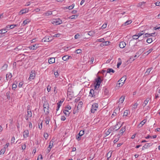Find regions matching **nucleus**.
Instances as JSON below:
<instances>
[{
	"instance_id": "1",
	"label": "nucleus",
	"mask_w": 160,
	"mask_h": 160,
	"mask_svg": "<svg viewBox=\"0 0 160 160\" xmlns=\"http://www.w3.org/2000/svg\"><path fill=\"white\" fill-rule=\"evenodd\" d=\"M71 109V107L69 105H67L66 107H65V109L63 110V112L65 115L67 116H69L71 112H70L69 111Z\"/></svg>"
},
{
	"instance_id": "2",
	"label": "nucleus",
	"mask_w": 160,
	"mask_h": 160,
	"mask_svg": "<svg viewBox=\"0 0 160 160\" xmlns=\"http://www.w3.org/2000/svg\"><path fill=\"white\" fill-rule=\"evenodd\" d=\"M43 109L44 112L45 114H48L49 113L48 108L49 105L47 102H45L43 104Z\"/></svg>"
},
{
	"instance_id": "3",
	"label": "nucleus",
	"mask_w": 160,
	"mask_h": 160,
	"mask_svg": "<svg viewBox=\"0 0 160 160\" xmlns=\"http://www.w3.org/2000/svg\"><path fill=\"white\" fill-rule=\"evenodd\" d=\"M62 23V20L59 18L54 19L52 22L53 24H55V25H59Z\"/></svg>"
},
{
	"instance_id": "4",
	"label": "nucleus",
	"mask_w": 160,
	"mask_h": 160,
	"mask_svg": "<svg viewBox=\"0 0 160 160\" xmlns=\"http://www.w3.org/2000/svg\"><path fill=\"white\" fill-rule=\"evenodd\" d=\"M98 107V105L97 103H94L92 105V108H91V111L92 113H94L95 111H96Z\"/></svg>"
},
{
	"instance_id": "5",
	"label": "nucleus",
	"mask_w": 160,
	"mask_h": 160,
	"mask_svg": "<svg viewBox=\"0 0 160 160\" xmlns=\"http://www.w3.org/2000/svg\"><path fill=\"white\" fill-rule=\"evenodd\" d=\"M84 133V131H80L79 133L77 135L76 139L79 141L81 140V136Z\"/></svg>"
},
{
	"instance_id": "6",
	"label": "nucleus",
	"mask_w": 160,
	"mask_h": 160,
	"mask_svg": "<svg viewBox=\"0 0 160 160\" xmlns=\"http://www.w3.org/2000/svg\"><path fill=\"white\" fill-rule=\"evenodd\" d=\"M89 96L94 98H97V94L94 93V90L92 89L90 90L89 92Z\"/></svg>"
},
{
	"instance_id": "7",
	"label": "nucleus",
	"mask_w": 160,
	"mask_h": 160,
	"mask_svg": "<svg viewBox=\"0 0 160 160\" xmlns=\"http://www.w3.org/2000/svg\"><path fill=\"white\" fill-rule=\"evenodd\" d=\"M35 73L34 71H31L30 75V77L29 78V79L30 80H31L32 79H33L35 77Z\"/></svg>"
},
{
	"instance_id": "8",
	"label": "nucleus",
	"mask_w": 160,
	"mask_h": 160,
	"mask_svg": "<svg viewBox=\"0 0 160 160\" xmlns=\"http://www.w3.org/2000/svg\"><path fill=\"white\" fill-rule=\"evenodd\" d=\"M27 116L26 118V119L28 120V118H31L32 116V113L31 111L29 109H27Z\"/></svg>"
},
{
	"instance_id": "9",
	"label": "nucleus",
	"mask_w": 160,
	"mask_h": 160,
	"mask_svg": "<svg viewBox=\"0 0 160 160\" xmlns=\"http://www.w3.org/2000/svg\"><path fill=\"white\" fill-rule=\"evenodd\" d=\"M39 47L38 44H34L29 47L28 48L30 50H35L37 48Z\"/></svg>"
},
{
	"instance_id": "10",
	"label": "nucleus",
	"mask_w": 160,
	"mask_h": 160,
	"mask_svg": "<svg viewBox=\"0 0 160 160\" xmlns=\"http://www.w3.org/2000/svg\"><path fill=\"white\" fill-rule=\"evenodd\" d=\"M95 82H96V83L97 84V86L98 85H100V84L101 83V82L102 81V80H101V78L100 77L98 76V78H96L95 79Z\"/></svg>"
},
{
	"instance_id": "11",
	"label": "nucleus",
	"mask_w": 160,
	"mask_h": 160,
	"mask_svg": "<svg viewBox=\"0 0 160 160\" xmlns=\"http://www.w3.org/2000/svg\"><path fill=\"white\" fill-rule=\"evenodd\" d=\"M126 45L125 42H121L119 43V47L120 48H124Z\"/></svg>"
},
{
	"instance_id": "12",
	"label": "nucleus",
	"mask_w": 160,
	"mask_h": 160,
	"mask_svg": "<svg viewBox=\"0 0 160 160\" xmlns=\"http://www.w3.org/2000/svg\"><path fill=\"white\" fill-rule=\"evenodd\" d=\"M126 79V76H124L122 77L118 81V82H121L123 84L124 83V82Z\"/></svg>"
},
{
	"instance_id": "13",
	"label": "nucleus",
	"mask_w": 160,
	"mask_h": 160,
	"mask_svg": "<svg viewBox=\"0 0 160 160\" xmlns=\"http://www.w3.org/2000/svg\"><path fill=\"white\" fill-rule=\"evenodd\" d=\"M48 62L49 63H53L55 62V59L54 58H50L48 59Z\"/></svg>"
},
{
	"instance_id": "14",
	"label": "nucleus",
	"mask_w": 160,
	"mask_h": 160,
	"mask_svg": "<svg viewBox=\"0 0 160 160\" xmlns=\"http://www.w3.org/2000/svg\"><path fill=\"white\" fill-rule=\"evenodd\" d=\"M23 46L22 45H19L14 49V50L18 51L19 50H20L22 49Z\"/></svg>"
},
{
	"instance_id": "15",
	"label": "nucleus",
	"mask_w": 160,
	"mask_h": 160,
	"mask_svg": "<svg viewBox=\"0 0 160 160\" xmlns=\"http://www.w3.org/2000/svg\"><path fill=\"white\" fill-rule=\"evenodd\" d=\"M42 40L43 42H48L50 41V40H49L48 36H46L42 39Z\"/></svg>"
},
{
	"instance_id": "16",
	"label": "nucleus",
	"mask_w": 160,
	"mask_h": 160,
	"mask_svg": "<svg viewBox=\"0 0 160 160\" xmlns=\"http://www.w3.org/2000/svg\"><path fill=\"white\" fill-rule=\"evenodd\" d=\"M70 57H71L70 56H68V55H65L63 56L62 57V59L64 61H67L68 60Z\"/></svg>"
},
{
	"instance_id": "17",
	"label": "nucleus",
	"mask_w": 160,
	"mask_h": 160,
	"mask_svg": "<svg viewBox=\"0 0 160 160\" xmlns=\"http://www.w3.org/2000/svg\"><path fill=\"white\" fill-rule=\"evenodd\" d=\"M28 131H24L23 132V137L24 138H26L28 136Z\"/></svg>"
},
{
	"instance_id": "18",
	"label": "nucleus",
	"mask_w": 160,
	"mask_h": 160,
	"mask_svg": "<svg viewBox=\"0 0 160 160\" xmlns=\"http://www.w3.org/2000/svg\"><path fill=\"white\" fill-rule=\"evenodd\" d=\"M12 77V74L11 73H9L8 74H7L6 75V79L7 80H8L9 79H10Z\"/></svg>"
},
{
	"instance_id": "19",
	"label": "nucleus",
	"mask_w": 160,
	"mask_h": 160,
	"mask_svg": "<svg viewBox=\"0 0 160 160\" xmlns=\"http://www.w3.org/2000/svg\"><path fill=\"white\" fill-rule=\"evenodd\" d=\"M27 12V9H24L21 10L19 12V15H22L24 13H26Z\"/></svg>"
},
{
	"instance_id": "20",
	"label": "nucleus",
	"mask_w": 160,
	"mask_h": 160,
	"mask_svg": "<svg viewBox=\"0 0 160 160\" xmlns=\"http://www.w3.org/2000/svg\"><path fill=\"white\" fill-rule=\"evenodd\" d=\"M149 98H146V99L144 101L143 104V107H144L147 105L149 101Z\"/></svg>"
},
{
	"instance_id": "21",
	"label": "nucleus",
	"mask_w": 160,
	"mask_h": 160,
	"mask_svg": "<svg viewBox=\"0 0 160 160\" xmlns=\"http://www.w3.org/2000/svg\"><path fill=\"white\" fill-rule=\"evenodd\" d=\"M125 98L124 96H122L119 99V102H120L121 103H122L124 101Z\"/></svg>"
},
{
	"instance_id": "22",
	"label": "nucleus",
	"mask_w": 160,
	"mask_h": 160,
	"mask_svg": "<svg viewBox=\"0 0 160 160\" xmlns=\"http://www.w3.org/2000/svg\"><path fill=\"white\" fill-rule=\"evenodd\" d=\"M30 20L29 19H26L25 20H24L23 21V23H22V25L23 26H25V25L27 24L29 22Z\"/></svg>"
},
{
	"instance_id": "23",
	"label": "nucleus",
	"mask_w": 160,
	"mask_h": 160,
	"mask_svg": "<svg viewBox=\"0 0 160 160\" xmlns=\"http://www.w3.org/2000/svg\"><path fill=\"white\" fill-rule=\"evenodd\" d=\"M115 71L112 68H108L107 70V72L110 73L111 72L114 73Z\"/></svg>"
},
{
	"instance_id": "24",
	"label": "nucleus",
	"mask_w": 160,
	"mask_h": 160,
	"mask_svg": "<svg viewBox=\"0 0 160 160\" xmlns=\"http://www.w3.org/2000/svg\"><path fill=\"white\" fill-rule=\"evenodd\" d=\"M132 22V21H131V20H128L125 22L124 23L123 25L124 26H126L127 25L130 24Z\"/></svg>"
},
{
	"instance_id": "25",
	"label": "nucleus",
	"mask_w": 160,
	"mask_h": 160,
	"mask_svg": "<svg viewBox=\"0 0 160 160\" xmlns=\"http://www.w3.org/2000/svg\"><path fill=\"white\" fill-rule=\"evenodd\" d=\"M152 69V68H148L147 69L146 72H145V74H146V75H148L151 72V70Z\"/></svg>"
},
{
	"instance_id": "26",
	"label": "nucleus",
	"mask_w": 160,
	"mask_h": 160,
	"mask_svg": "<svg viewBox=\"0 0 160 160\" xmlns=\"http://www.w3.org/2000/svg\"><path fill=\"white\" fill-rule=\"evenodd\" d=\"M45 123L46 124H48L49 122L50 118L48 116L47 117L45 118Z\"/></svg>"
},
{
	"instance_id": "27",
	"label": "nucleus",
	"mask_w": 160,
	"mask_h": 160,
	"mask_svg": "<svg viewBox=\"0 0 160 160\" xmlns=\"http://www.w3.org/2000/svg\"><path fill=\"white\" fill-rule=\"evenodd\" d=\"M82 104L83 103L82 101L79 102L77 106V108H79H79H81Z\"/></svg>"
},
{
	"instance_id": "28",
	"label": "nucleus",
	"mask_w": 160,
	"mask_h": 160,
	"mask_svg": "<svg viewBox=\"0 0 160 160\" xmlns=\"http://www.w3.org/2000/svg\"><path fill=\"white\" fill-rule=\"evenodd\" d=\"M8 65L7 64H5L2 67V69L3 70H7Z\"/></svg>"
},
{
	"instance_id": "29",
	"label": "nucleus",
	"mask_w": 160,
	"mask_h": 160,
	"mask_svg": "<svg viewBox=\"0 0 160 160\" xmlns=\"http://www.w3.org/2000/svg\"><path fill=\"white\" fill-rule=\"evenodd\" d=\"M53 144V142L52 141H51L49 143V145L48 146V148H49L50 149V148H51L52 147V146Z\"/></svg>"
},
{
	"instance_id": "30",
	"label": "nucleus",
	"mask_w": 160,
	"mask_h": 160,
	"mask_svg": "<svg viewBox=\"0 0 160 160\" xmlns=\"http://www.w3.org/2000/svg\"><path fill=\"white\" fill-rule=\"evenodd\" d=\"M152 41V38H148L147 40V42L149 43H151Z\"/></svg>"
},
{
	"instance_id": "31",
	"label": "nucleus",
	"mask_w": 160,
	"mask_h": 160,
	"mask_svg": "<svg viewBox=\"0 0 160 160\" xmlns=\"http://www.w3.org/2000/svg\"><path fill=\"white\" fill-rule=\"evenodd\" d=\"M103 90L104 94L105 95L108 94L109 92L108 90V89L107 88H105L103 89Z\"/></svg>"
},
{
	"instance_id": "32",
	"label": "nucleus",
	"mask_w": 160,
	"mask_h": 160,
	"mask_svg": "<svg viewBox=\"0 0 160 160\" xmlns=\"http://www.w3.org/2000/svg\"><path fill=\"white\" fill-rule=\"evenodd\" d=\"M144 33V31H142L138 33L137 35L139 37H140V36L142 35Z\"/></svg>"
},
{
	"instance_id": "33",
	"label": "nucleus",
	"mask_w": 160,
	"mask_h": 160,
	"mask_svg": "<svg viewBox=\"0 0 160 160\" xmlns=\"http://www.w3.org/2000/svg\"><path fill=\"white\" fill-rule=\"evenodd\" d=\"M110 42L108 41L104 42L103 43V46H107L109 44Z\"/></svg>"
},
{
	"instance_id": "34",
	"label": "nucleus",
	"mask_w": 160,
	"mask_h": 160,
	"mask_svg": "<svg viewBox=\"0 0 160 160\" xmlns=\"http://www.w3.org/2000/svg\"><path fill=\"white\" fill-rule=\"evenodd\" d=\"M153 144H151L150 143H147L144 145V146H146V147L147 148L148 147H150Z\"/></svg>"
},
{
	"instance_id": "35",
	"label": "nucleus",
	"mask_w": 160,
	"mask_h": 160,
	"mask_svg": "<svg viewBox=\"0 0 160 160\" xmlns=\"http://www.w3.org/2000/svg\"><path fill=\"white\" fill-rule=\"evenodd\" d=\"M74 6V5L73 4H72L71 6H68V7H67V8H68L69 10L72 9H73Z\"/></svg>"
},
{
	"instance_id": "36",
	"label": "nucleus",
	"mask_w": 160,
	"mask_h": 160,
	"mask_svg": "<svg viewBox=\"0 0 160 160\" xmlns=\"http://www.w3.org/2000/svg\"><path fill=\"white\" fill-rule=\"evenodd\" d=\"M82 51L80 49H78L75 51V52L77 54L80 53L82 52Z\"/></svg>"
},
{
	"instance_id": "37",
	"label": "nucleus",
	"mask_w": 160,
	"mask_h": 160,
	"mask_svg": "<svg viewBox=\"0 0 160 160\" xmlns=\"http://www.w3.org/2000/svg\"><path fill=\"white\" fill-rule=\"evenodd\" d=\"M42 156L41 154H40L38 156L37 160H42Z\"/></svg>"
},
{
	"instance_id": "38",
	"label": "nucleus",
	"mask_w": 160,
	"mask_h": 160,
	"mask_svg": "<svg viewBox=\"0 0 160 160\" xmlns=\"http://www.w3.org/2000/svg\"><path fill=\"white\" fill-rule=\"evenodd\" d=\"M123 84L122 82H119L117 84L116 86L118 87H121Z\"/></svg>"
},
{
	"instance_id": "39",
	"label": "nucleus",
	"mask_w": 160,
	"mask_h": 160,
	"mask_svg": "<svg viewBox=\"0 0 160 160\" xmlns=\"http://www.w3.org/2000/svg\"><path fill=\"white\" fill-rule=\"evenodd\" d=\"M150 34H148V33H146L145 34H144L143 35V37L145 38H148L150 37Z\"/></svg>"
},
{
	"instance_id": "40",
	"label": "nucleus",
	"mask_w": 160,
	"mask_h": 160,
	"mask_svg": "<svg viewBox=\"0 0 160 160\" xmlns=\"http://www.w3.org/2000/svg\"><path fill=\"white\" fill-rule=\"evenodd\" d=\"M128 112V110H125L123 113V116H127Z\"/></svg>"
},
{
	"instance_id": "41",
	"label": "nucleus",
	"mask_w": 160,
	"mask_h": 160,
	"mask_svg": "<svg viewBox=\"0 0 160 160\" xmlns=\"http://www.w3.org/2000/svg\"><path fill=\"white\" fill-rule=\"evenodd\" d=\"M52 14L51 11H48L45 13V15L47 16H49Z\"/></svg>"
},
{
	"instance_id": "42",
	"label": "nucleus",
	"mask_w": 160,
	"mask_h": 160,
	"mask_svg": "<svg viewBox=\"0 0 160 160\" xmlns=\"http://www.w3.org/2000/svg\"><path fill=\"white\" fill-rule=\"evenodd\" d=\"M94 33V32L92 31H90L88 33V35L90 36H92Z\"/></svg>"
},
{
	"instance_id": "43",
	"label": "nucleus",
	"mask_w": 160,
	"mask_h": 160,
	"mask_svg": "<svg viewBox=\"0 0 160 160\" xmlns=\"http://www.w3.org/2000/svg\"><path fill=\"white\" fill-rule=\"evenodd\" d=\"M104 39L103 38H101V39H98L97 40V41L99 42H102V43H103V42H104Z\"/></svg>"
},
{
	"instance_id": "44",
	"label": "nucleus",
	"mask_w": 160,
	"mask_h": 160,
	"mask_svg": "<svg viewBox=\"0 0 160 160\" xmlns=\"http://www.w3.org/2000/svg\"><path fill=\"white\" fill-rule=\"evenodd\" d=\"M18 26L17 24H12L11 25H10V26H11V29H12L14 28L15 27H16Z\"/></svg>"
},
{
	"instance_id": "45",
	"label": "nucleus",
	"mask_w": 160,
	"mask_h": 160,
	"mask_svg": "<svg viewBox=\"0 0 160 160\" xmlns=\"http://www.w3.org/2000/svg\"><path fill=\"white\" fill-rule=\"evenodd\" d=\"M132 37L133 39H138L139 37L138 36V35H133Z\"/></svg>"
},
{
	"instance_id": "46",
	"label": "nucleus",
	"mask_w": 160,
	"mask_h": 160,
	"mask_svg": "<svg viewBox=\"0 0 160 160\" xmlns=\"http://www.w3.org/2000/svg\"><path fill=\"white\" fill-rule=\"evenodd\" d=\"M44 137L46 139H47L48 137V133H44Z\"/></svg>"
},
{
	"instance_id": "47",
	"label": "nucleus",
	"mask_w": 160,
	"mask_h": 160,
	"mask_svg": "<svg viewBox=\"0 0 160 160\" xmlns=\"http://www.w3.org/2000/svg\"><path fill=\"white\" fill-rule=\"evenodd\" d=\"M15 138L14 137H12L11 140V144L13 143L15 141Z\"/></svg>"
},
{
	"instance_id": "48",
	"label": "nucleus",
	"mask_w": 160,
	"mask_h": 160,
	"mask_svg": "<svg viewBox=\"0 0 160 160\" xmlns=\"http://www.w3.org/2000/svg\"><path fill=\"white\" fill-rule=\"evenodd\" d=\"M138 104L137 102L135 103L133 105V108L135 109L137 108V106H138Z\"/></svg>"
},
{
	"instance_id": "49",
	"label": "nucleus",
	"mask_w": 160,
	"mask_h": 160,
	"mask_svg": "<svg viewBox=\"0 0 160 160\" xmlns=\"http://www.w3.org/2000/svg\"><path fill=\"white\" fill-rule=\"evenodd\" d=\"M144 123L142 121L138 125V127H142L144 124Z\"/></svg>"
},
{
	"instance_id": "50",
	"label": "nucleus",
	"mask_w": 160,
	"mask_h": 160,
	"mask_svg": "<svg viewBox=\"0 0 160 160\" xmlns=\"http://www.w3.org/2000/svg\"><path fill=\"white\" fill-rule=\"evenodd\" d=\"M110 133L111 132H109V131H107L106 132H105V134H106L105 137H106L107 136L109 135Z\"/></svg>"
},
{
	"instance_id": "51",
	"label": "nucleus",
	"mask_w": 160,
	"mask_h": 160,
	"mask_svg": "<svg viewBox=\"0 0 160 160\" xmlns=\"http://www.w3.org/2000/svg\"><path fill=\"white\" fill-rule=\"evenodd\" d=\"M99 91L98 89H95L94 93H96L97 94V97H98V95Z\"/></svg>"
},
{
	"instance_id": "52",
	"label": "nucleus",
	"mask_w": 160,
	"mask_h": 160,
	"mask_svg": "<svg viewBox=\"0 0 160 160\" xmlns=\"http://www.w3.org/2000/svg\"><path fill=\"white\" fill-rule=\"evenodd\" d=\"M12 89H15L17 88V85L16 84H13L12 85Z\"/></svg>"
},
{
	"instance_id": "53",
	"label": "nucleus",
	"mask_w": 160,
	"mask_h": 160,
	"mask_svg": "<svg viewBox=\"0 0 160 160\" xmlns=\"http://www.w3.org/2000/svg\"><path fill=\"white\" fill-rule=\"evenodd\" d=\"M57 104L58 105V107H57V108L56 109V110L57 111H58L59 109V108H60V107L61 105V104H60V103H57Z\"/></svg>"
},
{
	"instance_id": "54",
	"label": "nucleus",
	"mask_w": 160,
	"mask_h": 160,
	"mask_svg": "<svg viewBox=\"0 0 160 160\" xmlns=\"http://www.w3.org/2000/svg\"><path fill=\"white\" fill-rule=\"evenodd\" d=\"M153 49L152 48H151L146 53H147V55L149 53H150L152 50Z\"/></svg>"
},
{
	"instance_id": "55",
	"label": "nucleus",
	"mask_w": 160,
	"mask_h": 160,
	"mask_svg": "<svg viewBox=\"0 0 160 160\" xmlns=\"http://www.w3.org/2000/svg\"><path fill=\"white\" fill-rule=\"evenodd\" d=\"M80 36V35L78 33L75 35L74 38L75 39H77L79 38V37Z\"/></svg>"
},
{
	"instance_id": "56",
	"label": "nucleus",
	"mask_w": 160,
	"mask_h": 160,
	"mask_svg": "<svg viewBox=\"0 0 160 160\" xmlns=\"http://www.w3.org/2000/svg\"><path fill=\"white\" fill-rule=\"evenodd\" d=\"M1 30V31L2 32V34H4L5 33H6L7 32V31H6V29H2Z\"/></svg>"
},
{
	"instance_id": "57",
	"label": "nucleus",
	"mask_w": 160,
	"mask_h": 160,
	"mask_svg": "<svg viewBox=\"0 0 160 160\" xmlns=\"http://www.w3.org/2000/svg\"><path fill=\"white\" fill-rule=\"evenodd\" d=\"M107 23H105L103 24V25L102 26V29H104L107 26Z\"/></svg>"
},
{
	"instance_id": "58",
	"label": "nucleus",
	"mask_w": 160,
	"mask_h": 160,
	"mask_svg": "<svg viewBox=\"0 0 160 160\" xmlns=\"http://www.w3.org/2000/svg\"><path fill=\"white\" fill-rule=\"evenodd\" d=\"M54 74L56 78H57L58 76V72H54Z\"/></svg>"
},
{
	"instance_id": "59",
	"label": "nucleus",
	"mask_w": 160,
	"mask_h": 160,
	"mask_svg": "<svg viewBox=\"0 0 160 160\" xmlns=\"http://www.w3.org/2000/svg\"><path fill=\"white\" fill-rule=\"evenodd\" d=\"M155 4V5L157 6H160V2H156Z\"/></svg>"
},
{
	"instance_id": "60",
	"label": "nucleus",
	"mask_w": 160,
	"mask_h": 160,
	"mask_svg": "<svg viewBox=\"0 0 160 160\" xmlns=\"http://www.w3.org/2000/svg\"><path fill=\"white\" fill-rule=\"evenodd\" d=\"M51 87L49 85H48L47 87V90L48 92H49L51 90Z\"/></svg>"
},
{
	"instance_id": "61",
	"label": "nucleus",
	"mask_w": 160,
	"mask_h": 160,
	"mask_svg": "<svg viewBox=\"0 0 160 160\" xmlns=\"http://www.w3.org/2000/svg\"><path fill=\"white\" fill-rule=\"evenodd\" d=\"M11 29V26L10 25H7L6 27V29L8 30L9 29Z\"/></svg>"
},
{
	"instance_id": "62",
	"label": "nucleus",
	"mask_w": 160,
	"mask_h": 160,
	"mask_svg": "<svg viewBox=\"0 0 160 160\" xmlns=\"http://www.w3.org/2000/svg\"><path fill=\"white\" fill-rule=\"evenodd\" d=\"M60 34L58 33L57 34H55L53 36L55 37H59L60 36Z\"/></svg>"
},
{
	"instance_id": "63",
	"label": "nucleus",
	"mask_w": 160,
	"mask_h": 160,
	"mask_svg": "<svg viewBox=\"0 0 160 160\" xmlns=\"http://www.w3.org/2000/svg\"><path fill=\"white\" fill-rule=\"evenodd\" d=\"M93 60H94V58L92 57L91 58V60L90 61V64H92L93 63Z\"/></svg>"
},
{
	"instance_id": "64",
	"label": "nucleus",
	"mask_w": 160,
	"mask_h": 160,
	"mask_svg": "<svg viewBox=\"0 0 160 160\" xmlns=\"http://www.w3.org/2000/svg\"><path fill=\"white\" fill-rule=\"evenodd\" d=\"M66 118L64 116H62L61 118V120L62 121H64L66 119Z\"/></svg>"
}]
</instances>
